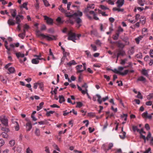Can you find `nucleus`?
<instances>
[{
	"instance_id": "obj_18",
	"label": "nucleus",
	"mask_w": 153,
	"mask_h": 153,
	"mask_svg": "<svg viewBox=\"0 0 153 153\" xmlns=\"http://www.w3.org/2000/svg\"><path fill=\"white\" fill-rule=\"evenodd\" d=\"M10 12L13 17L14 18L16 16V9L12 10Z\"/></svg>"
},
{
	"instance_id": "obj_5",
	"label": "nucleus",
	"mask_w": 153,
	"mask_h": 153,
	"mask_svg": "<svg viewBox=\"0 0 153 153\" xmlns=\"http://www.w3.org/2000/svg\"><path fill=\"white\" fill-rule=\"evenodd\" d=\"M41 35L43 36V38L46 39L47 40L49 41L52 40H56V37L57 36L51 35V36H50L48 35L44 34H42Z\"/></svg>"
},
{
	"instance_id": "obj_19",
	"label": "nucleus",
	"mask_w": 153,
	"mask_h": 153,
	"mask_svg": "<svg viewBox=\"0 0 153 153\" xmlns=\"http://www.w3.org/2000/svg\"><path fill=\"white\" fill-rule=\"evenodd\" d=\"M120 33L117 32L115 35L113 36V39L114 40H117L118 39L120 35Z\"/></svg>"
},
{
	"instance_id": "obj_58",
	"label": "nucleus",
	"mask_w": 153,
	"mask_h": 153,
	"mask_svg": "<svg viewBox=\"0 0 153 153\" xmlns=\"http://www.w3.org/2000/svg\"><path fill=\"white\" fill-rule=\"evenodd\" d=\"M145 127L146 129L148 131L150 129V127L148 123L146 124L145 126Z\"/></svg>"
},
{
	"instance_id": "obj_61",
	"label": "nucleus",
	"mask_w": 153,
	"mask_h": 153,
	"mask_svg": "<svg viewBox=\"0 0 153 153\" xmlns=\"http://www.w3.org/2000/svg\"><path fill=\"white\" fill-rule=\"evenodd\" d=\"M45 151L47 153H50L49 149V148L48 147L46 146L45 147Z\"/></svg>"
},
{
	"instance_id": "obj_54",
	"label": "nucleus",
	"mask_w": 153,
	"mask_h": 153,
	"mask_svg": "<svg viewBox=\"0 0 153 153\" xmlns=\"http://www.w3.org/2000/svg\"><path fill=\"white\" fill-rule=\"evenodd\" d=\"M137 97L140 99H142L143 98V96H142L141 93L140 92H138V94L137 96Z\"/></svg>"
},
{
	"instance_id": "obj_7",
	"label": "nucleus",
	"mask_w": 153,
	"mask_h": 153,
	"mask_svg": "<svg viewBox=\"0 0 153 153\" xmlns=\"http://www.w3.org/2000/svg\"><path fill=\"white\" fill-rule=\"evenodd\" d=\"M116 45L119 48L118 49H122L124 48L125 45L122 43L119 40L116 41Z\"/></svg>"
},
{
	"instance_id": "obj_45",
	"label": "nucleus",
	"mask_w": 153,
	"mask_h": 153,
	"mask_svg": "<svg viewBox=\"0 0 153 153\" xmlns=\"http://www.w3.org/2000/svg\"><path fill=\"white\" fill-rule=\"evenodd\" d=\"M4 141L3 139H0V146H3L4 144Z\"/></svg>"
},
{
	"instance_id": "obj_13",
	"label": "nucleus",
	"mask_w": 153,
	"mask_h": 153,
	"mask_svg": "<svg viewBox=\"0 0 153 153\" xmlns=\"http://www.w3.org/2000/svg\"><path fill=\"white\" fill-rule=\"evenodd\" d=\"M105 145L104 144H103L102 146V148H103L104 150L105 151H106V152L108 150H109V149H110L113 146V144L112 143H110L109 144V145H108V149H105L104 148H105Z\"/></svg>"
},
{
	"instance_id": "obj_11",
	"label": "nucleus",
	"mask_w": 153,
	"mask_h": 153,
	"mask_svg": "<svg viewBox=\"0 0 153 153\" xmlns=\"http://www.w3.org/2000/svg\"><path fill=\"white\" fill-rule=\"evenodd\" d=\"M32 125L31 122H29L26 124V131H29L32 128Z\"/></svg>"
},
{
	"instance_id": "obj_55",
	"label": "nucleus",
	"mask_w": 153,
	"mask_h": 153,
	"mask_svg": "<svg viewBox=\"0 0 153 153\" xmlns=\"http://www.w3.org/2000/svg\"><path fill=\"white\" fill-rule=\"evenodd\" d=\"M15 122L16 124V125L15 127V129L16 131H18L19 128V124L17 121H15Z\"/></svg>"
},
{
	"instance_id": "obj_16",
	"label": "nucleus",
	"mask_w": 153,
	"mask_h": 153,
	"mask_svg": "<svg viewBox=\"0 0 153 153\" xmlns=\"http://www.w3.org/2000/svg\"><path fill=\"white\" fill-rule=\"evenodd\" d=\"M25 30L24 29L23 32L22 33L19 34L18 35V36L21 38L22 39H23L25 36Z\"/></svg>"
},
{
	"instance_id": "obj_32",
	"label": "nucleus",
	"mask_w": 153,
	"mask_h": 153,
	"mask_svg": "<svg viewBox=\"0 0 153 153\" xmlns=\"http://www.w3.org/2000/svg\"><path fill=\"white\" fill-rule=\"evenodd\" d=\"M76 103L77 104V105L76 106V108H80L81 107L82 105L83 104L82 103L80 102H76Z\"/></svg>"
},
{
	"instance_id": "obj_15",
	"label": "nucleus",
	"mask_w": 153,
	"mask_h": 153,
	"mask_svg": "<svg viewBox=\"0 0 153 153\" xmlns=\"http://www.w3.org/2000/svg\"><path fill=\"white\" fill-rule=\"evenodd\" d=\"M59 102L60 103H62L63 102H65V100L63 95H59Z\"/></svg>"
},
{
	"instance_id": "obj_40",
	"label": "nucleus",
	"mask_w": 153,
	"mask_h": 153,
	"mask_svg": "<svg viewBox=\"0 0 153 153\" xmlns=\"http://www.w3.org/2000/svg\"><path fill=\"white\" fill-rule=\"evenodd\" d=\"M46 7H48L50 5L48 1L47 0H43V1Z\"/></svg>"
},
{
	"instance_id": "obj_64",
	"label": "nucleus",
	"mask_w": 153,
	"mask_h": 153,
	"mask_svg": "<svg viewBox=\"0 0 153 153\" xmlns=\"http://www.w3.org/2000/svg\"><path fill=\"white\" fill-rule=\"evenodd\" d=\"M95 43L97 45H101V44L100 41L99 40H96L95 42Z\"/></svg>"
},
{
	"instance_id": "obj_59",
	"label": "nucleus",
	"mask_w": 153,
	"mask_h": 153,
	"mask_svg": "<svg viewBox=\"0 0 153 153\" xmlns=\"http://www.w3.org/2000/svg\"><path fill=\"white\" fill-rule=\"evenodd\" d=\"M87 6L89 8L94 9V4H88Z\"/></svg>"
},
{
	"instance_id": "obj_35",
	"label": "nucleus",
	"mask_w": 153,
	"mask_h": 153,
	"mask_svg": "<svg viewBox=\"0 0 153 153\" xmlns=\"http://www.w3.org/2000/svg\"><path fill=\"white\" fill-rule=\"evenodd\" d=\"M54 112H55L54 111H47L46 113V115L48 117H49L51 116V114H52Z\"/></svg>"
},
{
	"instance_id": "obj_23",
	"label": "nucleus",
	"mask_w": 153,
	"mask_h": 153,
	"mask_svg": "<svg viewBox=\"0 0 153 153\" xmlns=\"http://www.w3.org/2000/svg\"><path fill=\"white\" fill-rule=\"evenodd\" d=\"M96 96L98 98L97 101L99 103L101 104L102 103V100H101V96L99 94H97L96 95Z\"/></svg>"
},
{
	"instance_id": "obj_10",
	"label": "nucleus",
	"mask_w": 153,
	"mask_h": 153,
	"mask_svg": "<svg viewBox=\"0 0 153 153\" xmlns=\"http://www.w3.org/2000/svg\"><path fill=\"white\" fill-rule=\"evenodd\" d=\"M128 65L126 66H125L124 67H122L121 66L119 67H118V71H122L124 68H128L130 67H132V63L131 62H129L128 63Z\"/></svg>"
},
{
	"instance_id": "obj_50",
	"label": "nucleus",
	"mask_w": 153,
	"mask_h": 153,
	"mask_svg": "<svg viewBox=\"0 0 153 153\" xmlns=\"http://www.w3.org/2000/svg\"><path fill=\"white\" fill-rule=\"evenodd\" d=\"M85 52L88 57H91V55L90 53V52L89 51H85Z\"/></svg>"
},
{
	"instance_id": "obj_27",
	"label": "nucleus",
	"mask_w": 153,
	"mask_h": 153,
	"mask_svg": "<svg viewBox=\"0 0 153 153\" xmlns=\"http://www.w3.org/2000/svg\"><path fill=\"white\" fill-rule=\"evenodd\" d=\"M126 132H123L122 134L119 135V136L121 139H124L126 137Z\"/></svg>"
},
{
	"instance_id": "obj_9",
	"label": "nucleus",
	"mask_w": 153,
	"mask_h": 153,
	"mask_svg": "<svg viewBox=\"0 0 153 153\" xmlns=\"http://www.w3.org/2000/svg\"><path fill=\"white\" fill-rule=\"evenodd\" d=\"M124 0H117L116 2L117 7L120 8L122 7L124 4Z\"/></svg>"
},
{
	"instance_id": "obj_2",
	"label": "nucleus",
	"mask_w": 153,
	"mask_h": 153,
	"mask_svg": "<svg viewBox=\"0 0 153 153\" xmlns=\"http://www.w3.org/2000/svg\"><path fill=\"white\" fill-rule=\"evenodd\" d=\"M67 14L66 12L65 13V16L71 18V17H73L74 16H82V12L78 10L77 13H75L74 14H70V13L69 12L67 11Z\"/></svg>"
},
{
	"instance_id": "obj_38",
	"label": "nucleus",
	"mask_w": 153,
	"mask_h": 153,
	"mask_svg": "<svg viewBox=\"0 0 153 153\" xmlns=\"http://www.w3.org/2000/svg\"><path fill=\"white\" fill-rule=\"evenodd\" d=\"M132 129L135 132L137 131V132H139V129L137 128V126H132Z\"/></svg>"
},
{
	"instance_id": "obj_24",
	"label": "nucleus",
	"mask_w": 153,
	"mask_h": 153,
	"mask_svg": "<svg viewBox=\"0 0 153 153\" xmlns=\"http://www.w3.org/2000/svg\"><path fill=\"white\" fill-rule=\"evenodd\" d=\"M44 102H41V103H40L39 104V105L37 107V111H39L40 109H41L43 107V106L44 105Z\"/></svg>"
},
{
	"instance_id": "obj_6",
	"label": "nucleus",
	"mask_w": 153,
	"mask_h": 153,
	"mask_svg": "<svg viewBox=\"0 0 153 153\" xmlns=\"http://www.w3.org/2000/svg\"><path fill=\"white\" fill-rule=\"evenodd\" d=\"M45 20L46 21L48 25H52L53 23V20L51 18H50L46 16H44Z\"/></svg>"
},
{
	"instance_id": "obj_47",
	"label": "nucleus",
	"mask_w": 153,
	"mask_h": 153,
	"mask_svg": "<svg viewBox=\"0 0 153 153\" xmlns=\"http://www.w3.org/2000/svg\"><path fill=\"white\" fill-rule=\"evenodd\" d=\"M148 113L147 111H146L142 114V116L143 118H146L148 115Z\"/></svg>"
},
{
	"instance_id": "obj_25",
	"label": "nucleus",
	"mask_w": 153,
	"mask_h": 153,
	"mask_svg": "<svg viewBox=\"0 0 153 153\" xmlns=\"http://www.w3.org/2000/svg\"><path fill=\"white\" fill-rule=\"evenodd\" d=\"M8 70L9 72V73H8V74L13 73L15 71V69L13 67H11L9 68L8 69Z\"/></svg>"
},
{
	"instance_id": "obj_41",
	"label": "nucleus",
	"mask_w": 153,
	"mask_h": 153,
	"mask_svg": "<svg viewBox=\"0 0 153 153\" xmlns=\"http://www.w3.org/2000/svg\"><path fill=\"white\" fill-rule=\"evenodd\" d=\"M53 146L54 147V148L55 149H56L57 151L59 152L60 151V150L59 149L58 147V146L56 145V144H55V143L53 144Z\"/></svg>"
},
{
	"instance_id": "obj_51",
	"label": "nucleus",
	"mask_w": 153,
	"mask_h": 153,
	"mask_svg": "<svg viewBox=\"0 0 153 153\" xmlns=\"http://www.w3.org/2000/svg\"><path fill=\"white\" fill-rule=\"evenodd\" d=\"M9 144L11 146H13L15 144V141L14 140H12L10 141Z\"/></svg>"
},
{
	"instance_id": "obj_52",
	"label": "nucleus",
	"mask_w": 153,
	"mask_h": 153,
	"mask_svg": "<svg viewBox=\"0 0 153 153\" xmlns=\"http://www.w3.org/2000/svg\"><path fill=\"white\" fill-rule=\"evenodd\" d=\"M151 134L150 132H149L146 138L147 140L148 141L149 139L151 137Z\"/></svg>"
},
{
	"instance_id": "obj_14",
	"label": "nucleus",
	"mask_w": 153,
	"mask_h": 153,
	"mask_svg": "<svg viewBox=\"0 0 153 153\" xmlns=\"http://www.w3.org/2000/svg\"><path fill=\"white\" fill-rule=\"evenodd\" d=\"M14 21L11 19H9L7 21V23L9 25H15L16 23Z\"/></svg>"
},
{
	"instance_id": "obj_39",
	"label": "nucleus",
	"mask_w": 153,
	"mask_h": 153,
	"mask_svg": "<svg viewBox=\"0 0 153 153\" xmlns=\"http://www.w3.org/2000/svg\"><path fill=\"white\" fill-rule=\"evenodd\" d=\"M1 134L2 135V137L4 138H7L8 137V135L5 132H2Z\"/></svg>"
},
{
	"instance_id": "obj_22",
	"label": "nucleus",
	"mask_w": 153,
	"mask_h": 153,
	"mask_svg": "<svg viewBox=\"0 0 153 153\" xmlns=\"http://www.w3.org/2000/svg\"><path fill=\"white\" fill-rule=\"evenodd\" d=\"M113 10L114 11H117L118 12H123L124 10V9L123 8H117L116 7H114L113 8Z\"/></svg>"
},
{
	"instance_id": "obj_26",
	"label": "nucleus",
	"mask_w": 153,
	"mask_h": 153,
	"mask_svg": "<svg viewBox=\"0 0 153 153\" xmlns=\"http://www.w3.org/2000/svg\"><path fill=\"white\" fill-rule=\"evenodd\" d=\"M16 22H15L16 24H20V22H21V21L20 20V18L17 15L16 17Z\"/></svg>"
},
{
	"instance_id": "obj_28",
	"label": "nucleus",
	"mask_w": 153,
	"mask_h": 153,
	"mask_svg": "<svg viewBox=\"0 0 153 153\" xmlns=\"http://www.w3.org/2000/svg\"><path fill=\"white\" fill-rule=\"evenodd\" d=\"M142 73L143 75L146 76H148V74L147 71L145 69H143L142 70Z\"/></svg>"
},
{
	"instance_id": "obj_48",
	"label": "nucleus",
	"mask_w": 153,
	"mask_h": 153,
	"mask_svg": "<svg viewBox=\"0 0 153 153\" xmlns=\"http://www.w3.org/2000/svg\"><path fill=\"white\" fill-rule=\"evenodd\" d=\"M140 139H143L144 140V142L145 143L146 140V138L145 135H141V136H140Z\"/></svg>"
},
{
	"instance_id": "obj_17",
	"label": "nucleus",
	"mask_w": 153,
	"mask_h": 153,
	"mask_svg": "<svg viewBox=\"0 0 153 153\" xmlns=\"http://www.w3.org/2000/svg\"><path fill=\"white\" fill-rule=\"evenodd\" d=\"M137 81L145 82L146 81V79L145 77L142 76H141L138 78L137 79Z\"/></svg>"
},
{
	"instance_id": "obj_49",
	"label": "nucleus",
	"mask_w": 153,
	"mask_h": 153,
	"mask_svg": "<svg viewBox=\"0 0 153 153\" xmlns=\"http://www.w3.org/2000/svg\"><path fill=\"white\" fill-rule=\"evenodd\" d=\"M26 153H33V151L28 147L26 150Z\"/></svg>"
},
{
	"instance_id": "obj_34",
	"label": "nucleus",
	"mask_w": 153,
	"mask_h": 153,
	"mask_svg": "<svg viewBox=\"0 0 153 153\" xmlns=\"http://www.w3.org/2000/svg\"><path fill=\"white\" fill-rule=\"evenodd\" d=\"M136 56L137 58H142L143 56L142 53H141V52L139 53L136 55Z\"/></svg>"
},
{
	"instance_id": "obj_1",
	"label": "nucleus",
	"mask_w": 153,
	"mask_h": 153,
	"mask_svg": "<svg viewBox=\"0 0 153 153\" xmlns=\"http://www.w3.org/2000/svg\"><path fill=\"white\" fill-rule=\"evenodd\" d=\"M68 39L71 40L74 42H76L75 40L77 39L76 38V34L73 33L72 31H70L68 33Z\"/></svg>"
},
{
	"instance_id": "obj_21",
	"label": "nucleus",
	"mask_w": 153,
	"mask_h": 153,
	"mask_svg": "<svg viewBox=\"0 0 153 153\" xmlns=\"http://www.w3.org/2000/svg\"><path fill=\"white\" fill-rule=\"evenodd\" d=\"M16 55L18 58H19V57H24L25 55L24 54L21 53L20 52L16 53Z\"/></svg>"
},
{
	"instance_id": "obj_60",
	"label": "nucleus",
	"mask_w": 153,
	"mask_h": 153,
	"mask_svg": "<svg viewBox=\"0 0 153 153\" xmlns=\"http://www.w3.org/2000/svg\"><path fill=\"white\" fill-rule=\"evenodd\" d=\"M35 7L36 10L39 9V2H36V3L35 4Z\"/></svg>"
},
{
	"instance_id": "obj_62",
	"label": "nucleus",
	"mask_w": 153,
	"mask_h": 153,
	"mask_svg": "<svg viewBox=\"0 0 153 153\" xmlns=\"http://www.w3.org/2000/svg\"><path fill=\"white\" fill-rule=\"evenodd\" d=\"M63 56L66 58L67 56H68L69 55V53L65 52V51L64 52H63Z\"/></svg>"
},
{
	"instance_id": "obj_30",
	"label": "nucleus",
	"mask_w": 153,
	"mask_h": 153,
	"mask_svg": "<svg viewBox=\"0 0 153 153\" xmlns=\"http://www.w3.org/2000/svg\"><path fill=\"white\" fill-rule=\"evenodd\" d=\"M91 35H93L95 36H97L98 35V33L97 30H91Z\"/></svg>"
},
{
	"instance_id": "obj_44",
	"label": "nucleus",
	"mask_w": 153,
	"mask_h": 153,
	"mask_svg": "<svg viewBox=\"0 0 153 153\" xmlns=\"http://www.w3.org/2000/svg\"><path fill=\"white\" fill-rule=\"evenodd\" d=\"M89 9V8L87 6V7L86 8H85L84 10L83 13H85V15H86V13H88V12L90 11Z\"/></svg>"
},
{
	"instance_id": "obj_43",
	"label": "nucleus",
	"mask_w": 153,
	"mask_h": 153,
	"mask_svg": "<svg viewBox=\"0 0 153 153\" xmlns=\"http://www.w3.org/2000/svg\"><path fill=\"white\" fill-rule=\"evenodd\" d=\"M100 7L102 10H108L109 8L103 5H101Z\"/></svg>"
},
{
	"instance_id": "obj_4",
	"label": "nucleus",
	"mask_w": 153,
	"mask_h": 153,
	"mask_svg": "<svg viewBox=\"0 0 153 153\" xmlns=\"http://www.w3.org/2000/svg\"><path fill=\"white\" fill-rule=\"evenodd\" d=\"M117 52L116 57L117 60H118V58L120 56H123L126 54V52L123 50L118 49L117 50Z\"/></svg>"
},
{
	"instance_id": "obj_29",
	"label": "nucleus",
	"mask_w": 153,
	"mask_h": 153,
	"mask_svg": "<svg viewBox=\"0 0 153 153\" xmlns=\"http://www.w3.org/2000/svg\"><path fill=\"white\" fill-rule=\"evenodd\" d=\"M129 71L128 70H125L123 72H120V75L122 76H125V75L127 74Z\"/></svg>"
},
{
	"instance_id": "obj_37",
	"label": "nucleus",
	"mask_w": 153,
	"mask_h": 153,
	"mask_svg": "<svg viewBox=\"0 0 153 153\" xmlns=\"http://www.w3.org/2000/svg\"><path fill=\"white\" fill-rule=\"evenodd\" d=\"M35 134L37 136H39L40 135V132L39 129L37 128H36Z\"/></svg>"
},
{
	"instance_id": "obj_12",
	"label": "nucleus",
	"mask_w": 153,
	"mask_h": 153,
	"mask_svg": "<svg viewBox=\"0 0 153 153\" xmlns=\"http://www.w3.org/2000/svg\"><path fill=\"white\" fill-rule=\"evenodd\" d=\"M42 59L39 58H37L36 59H33L31 60L32 63L33 64H37L39 63V61L38 60H41Z\"/></svg>"
},
{
	"instance_id": "obj_3",
	"label": "nucleus",
	"mask_w": 153,
	"mask_h": 153,
	"mask_svg": "<svg viewBox=\"0 0 153 153\" xmlns=\"http://www.w3.org/2000/svg\"><path fill=\"white\" fill-rule=\"evenodd\" d=\"M79 16H74L73 17L74 19L75 20V22L76 23V27L79 28L82 25V19H80Z\"/></svg>"
},
{
	"instance_id": "obj_56",
	"label": "nucleus",
	"mask_w": 153,
	"mask_h": 153,
	"mask_svg": "<svg viewBox=\"0 0 153 153\" xmlns=\"http://www.w3.org/2000/svg\"><path fill=\"white\" fill-rule=\"evenodd\" d=\"M91 47L93 49V50L94 51H96L97 50V48L96 46L94 45L91 44Z\"/></svg>"
},
{
	"instance_id": "obj_42",
	"label": "nucleus",
	"mask_w": 153,
	"mask_h": 153,
	"mask_svg": "<svg viewBox=\"0 0 153 153\" xmlns=\"http://www.w3.org/2000/svg\"><path fill=\"white\" fill-rule=\"evenodd\" d=\"M38 85L39 88L42 90H43V84L42 82L38 83Z\"/></svg>"
},
{
	"instance_id": "obj_57",
	"label": "nucleus",
	"mask_w": 153,
	"mask_h": 153,
	"mask_svg": "<svg viewBox=\"0 0 153 153\" xmlns=\"http://www.w3.org/2000/svg\"><path fill=\"white\" fill-rule=\"evenodd\" d=\"M42 34H43L41 33L40 32V31L39 30L37 31H36V35L38 37H39L40 36H42L43 37V36L42 35Z\"/></svg>"
},
{
	"instance_id": "obj_46",
	"label": "nucleus",
	"mask_w": 153,
	"mask_h": 153,
	"mask_svg": "<svg viewBox=\"0 0 153 153\" xmlns=\"http://www.w3.org/2000/svg\"><path fill=\"white\" fill-rule=\"evenodd\" d=\"M112 71L115 73L120 74V71L117 70L116 68H114L112 70Z\"/></svg>"
},
{
	"instance_id": "obj_31",
	"label": "nucleus",
	"mask_w": 153,
	"mask_h": 153,
	"mask_svg": "<svg viewBox=\"0 0 153 153\" xmlns=\"http://www.w3.org/2000/svg\"><path fill=\"white\" fill-rule=\"evenodd\" d=\"M1 130L2 131H4L6 132H8L10 131L9 129L8 128L6 127H2L1 128Z\"/></svg>"
},
{
	"instance_id": "obj_20",
	"label": "nucleus",
	"mask_w": 153,
	"mask_h": 153,
	"mask_svg": "<svg viewBox=\"0 0 153 153\" xmlns=\"http://www.w3.org/2000/svg\"><path fill=\"white\" fill-rule=\"evenodd\" d=\"M76 64V63L74 60H72L67 63V65L69 66H71L72 65Z\"/></svg>"
},
{
	"instance_id": "obj_36",
	"label": "nucleus",
	"mask_w": 153,
	"mask_h": 153,
	"mask_svg": "<svg viewBox=\"0 0 153 153\" xmlns=\"http://www.w3.org/2000/svg\"><path fill=\"white\" fill-rule=\"evenodd\" d=\"M128 116V115L127 114H123V115H121L120 116L122 118H123L125 117L124 120L126 122L127 119V117Z\"/></svg>"
},
{
	"instance_id": "obj_63",
	"label": "nucleus",
	"mask_w": 153,
	"mask_h": 153,
	"mask_svg": "<svg viewBox=\"0 0 153 153\" xmlns=\"http://www.w3.org/2000/svg\"><path fill=\"white\" fill-rule=\"evenodd\" d=\"M104 78L106 79L108 81L110 79V77L109 76H107L106 75H104Z\"/></svg>"
},
{
	"instance_id": "obj_8",
	"label": "nucleus",
	"mask_w": 153,
	"mask_h": 153,
	"mask_svg": "<svg viewBox=\"0 0 153 153\" xmlns=\"http://www.w3.org/2000/svg\"><path fill=\"white\" fill-rule=\"evenodd\" d=\"M2 123L5 126H8V120L5 117V116H3V117L1 121Z\"/></svg>"
},
{
	"instance_id": "obj_33",
	"label": "nucleus",
	"mask_w": 153,
	"mask_h": 153,
	"mask_svg": "<svg viewBox=\"0 0 153 153\" xmlns=\"http://www.w3.org/2000/svg\"><path fill=\"white\" fill-rule=\"evenodd\" d=\"M56 21L59 24H62L63 23V21L62 20L60 17H58L56 19Z\"/></svg>"
},
{
	"instance_id": "obj_53",
	"label": "nucleus",
	"mask_w": 153,
	"mask_h": 153,
	"mask_svg": "<svg viewBox=\"0 0 153 153\" xmlns=\"http://www.w3.org/2000/svg\"><path fill=\"white\" fill-rule=\"evenodd\" d=\"M138 3L141 6H144V4L142 0H138Z\"/></svg>"
}]
</instances>
